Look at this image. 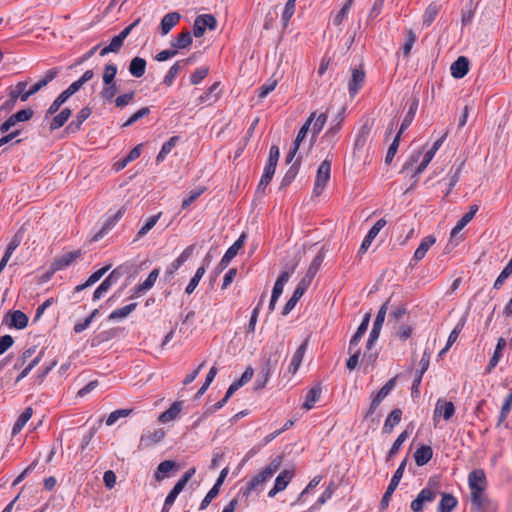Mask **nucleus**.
Listing matches in <instances>:
<instances>
[{
    "label": "nucleus",
    "mask_w": 512,
    "mask_h": 512,
    "mask_svg": "<svg viewBox=\"0 0 512 512\" xmlns=\"http://www.w3.org/2000/svg\"><path fill=\"white\" fill-rule=\"evenodd\" d=\"M469 488L471 491L472 510L476 512H484L489 500L484 497L483 493L487 488V479L482 469H475L468 476Z\"/></svg>",
    "instance_id": "f257e3e1"
},
{
    "label": "nucleus",
    "mask_w": 512,
    "mask_h": 512,
    "mask_svg": "<svg viewBox=\"0 0 512 512\" xmlns=\"http://www.w3.org/2000/svg\"><path fill=\"white\" fill-rule=\"evenodd\" d=\"M439 493V479L437 477L430 478L427 486L411 502V510L413 512H421L425 504L433 502Z\"/></svg>",
    "instance_id": "f03ea898"
},
{
    "label": "nucleus",
    "mask_w": 512,
    "mask_h": 512,
    "mask_svg": "<svg viewBox=\"0 0 512 512\" xmlns=\"http://www.w3.org/2000/svg\"><path fill=\"white\" fill-rule=\"evenodd\" d=\"M331 176V160L325 159L318 167L313 193L320 196Z\"/></svg>",
    "instance_id": "7ed1b4c3"
},
{
    "label": "nucleus",
    "mask_w": 512,
    "mask_h": 512,
    "mask_svg": "<svg viewBox=\"0 0 512 512\" xmlns=\"http://www.w3.org/2000/svg\"><path fill=\"white\" fill-rule=\"evenodd\" d=\"M406 463H407V460L404 459L399 467L396 469L387 489H386V492L384 493L382 499H381V502H380V507L382 510H385L388 505H389V502H390V499H391V496L392 494L394 493V491L396 490V488L398 487L399 485V482L401 480V478L403 477V473H404V469L406 467Z\"/></svg>",
    "instance_id": "20e7f679"
},
{
    "label": "nucleus",
    "mask_w": 512,
    "mask_h": 512,
    "mask_svg": "<svg viewBox=\"0 0 512 512\" xmlns=\"http://www.w3.org/2000/svg\"><path fill=\"white\" fill-rule=\"evenodd\" d=\"M396 379L397 377L391 378L372 398V401L370 403V407L365 414V417L371 416L375 410L378 408V406L381 404V402L388 396V394L394 389L396 385Z\"/></svg>",
    "instance_id": "39448f33"
},
{
    "label": "nucleus",
    "mask_w": 512,
    "mask_h": 512,
    "mask_svg": "<svg viewBox=\"0 0 512 512\" xmlns=\"http://www.w3.org/2000/svg\"><path fill=\"white\" fill-rule=\"evenodd\" d=\"M273 476H271L264 468L260 470L256 475H254L246 484L244 488L241 489V493L243 496L248 498L252 491L261 487L265 482L270 480Z\"/></svg>",
    "instance_id": "423d86ee"
},
{
    "label": "nucleus",
    "mask_w": 512,
    "mask_h": 512,
    "mask_svg": "<svg viewBox=\"0 0 512 512\" xmlns=\"http://www.w3.org/2000/svg\"><path fill=\"white\" fill-rule=\"evenodd\" d=\"M294 477V470L284 469L276 477L273 488L268 492V497L273 498L277 493L283 491L292 478Z\"/></svg>",
    "instance_id": "0eeeda50"
},
{
    "label": "nucleus",
    "mask_w": 512,
    "mask_h": 512,
    "mask_svg": "<svg viewBox=\"0 0 512 512\" xmlns=\"http://www.w3.org/2000/svg\"><path fill=\"white\" fill-rule=\"evenodd\" d=\"M4 322L12 328L22 330L28 324V317L20 310L8 312L4 317Z\"/></svg>",
    "instance_id": "6e6552de"
},
{
    "label": "nucleus",
    "mask_w": 512,
    "mask_h": 512,
    "mask_svg": "<svg viewBox=\"0 0 512 512\" xmlns=\"http://www.w3.org/2000/svg\"><path fill=\"white\" fill-rule=\"evenodd\" d=\"M120 276L121 272L119 269H114L94 291L93 300H99L111 288V286L116 283Z\"/></svg>",
    "instance_id": "1a4fd4ad"
},
{
    "label": "nucleus",
    "mask_w": 512,
    "mask_h": 512,
    "mask_svg": "<svg viewBox=\"0 0 512 512\" xmlns=\"http://www.w3.org/2000/svg\"><path fill=\"white\" fill-rule=\"evenodd\" d=\"M246 239V234L242 233L240 237L231 245L222 257L219 268L224 269L228 266L230 261L237 255L238 251L243 247Z\"/></svg>",
    "instance_id": "9d476101"
},
{
    "label": "nucleus",
    "mask_w": 512,
    "mask_h": 512,
    "mask_svg": "<svg viewBox=\"0 0 512 512\" xmlns=\"http://www.w3.org/2000/svg\"><path fill=\"white\" fill-rule=\"evenodd\" d=\"M386 225V220L381 218L379 219L369 230L367 235L365 236L358 253L363 254L365 253L368 248L370 247L372 241L375 239V237L378 235V233L381 231V229Z\"/></svg>",
    "instance_id": "9b49d317"
},
{
    "label": "nucleus",
    "mask_w": 512,
    "mask_h": 512,
    "mask_svg": "<svg viewBox=\"0 0 512 512\" xmlns=\"http://www.w3.org/2000/svg\"><path fill=\"white\" fill-rule=\"evenodd\" d=\"M455 413V406L451 401L438 399L434 410V418L442 416L444 420L448 421Z\"/></svg>",
    "instance_id": "f8f14e48"
},
{
    "label": "nucleus",
    "mask_w": 512,
    "mask_h": 512,
    "mask_svg": "<svg viewBox=\"0 0 512 512\" xmlns=\"http://www.w3.org/2000/svg\"><path fill=\"white\" fill-rule=\"evenodd\" d=\"M165 436L163 429H155L153 432H148L140 437L139 446L140 450L145 449L153 444L160 442Z\"/></svg>",
    "instance_id": "ddd939ff"
},
{
    "label": "nucleus",
    "mask_w": 512,
    "mask_h": 512,
    "mask_svg": "<svg viewBox=\"0 0 512 512\" xmlns=\"http://www.w3.org/2000/svg\"><path fill=\"white\" fill-rule=\"evenodd\" d=\"M451 75L456 79L463 78L469 71V60L465 56H460L450 67Z\"/></svg>",
    "instance_id": "4468645a"
},
{
    "label": "nucleus",
    "mask_w": 512,
    "mask_h": 512,
    "mask_svg": "<svg viewBox=\"0 0 512 512\" xmlns=\"http://www.w3.org/2000/svg\"><path fill=\"white\" fill-rule=\"evenodd\" d=\"M79 256L80 251L68 252L62 255L51 264V273H55L56 271L69 266Z\"/></svg>",
    "instance_id": "2eb2a0df"
},
{
    "label": "nucleus",
    "mask_w": 512,
    "mask_h": 512,
    "mask_svg": "<svg viewBox=\"0 0 512 512\" xmlns=\"http://www.w3.org/2000/svg\"><path fill=\"white\" fill-rule=\"evenodd\" d=\"M365 81V72L363 69H353L352 78L348 83V89L351 96H354L362 87Z\"/></svg>",
    "instance_id": "dca6fc26"
},
{
    "label": "nucleus",
    "mask_w": 512,
    "mask_h": 512,
    "mask_svg": "<svg viewBox=\"0 0 512 512\" xmlns=\"http://www.w3.org/2000/svg\"><path fill=\"white\" fill-rule=\"evenodd\" d=\"M183 402L175 401L172 405L158 417V421L161 423H168L175 420L181 412Z\"/></svg>",
    "instance_id": "f3484780"
},
{
    "label": "nucleus",
    "mask_w": 512,
    "mask_h": 512,
    "mask_svg": "<svg viewBox=\"0 0 512 512\" xmlns=\"http://www.w3.org/2000/svg\"><path fill=\"white\" fill-rule=\"evenodd\" d=\"M308 346V339H305V341L298 347L296 352L294 353L291 363L288 367V372L291 374H295L300 367L304 354L306 352Z\"/></svg>",
    "instance_id": "a211bd4d"
},
{
    "label": "nucleus",
    "mask_w": 512,
    "mask_h": 512,
    "mask_svg": "<svg viewBox=\"0 0 512 512\" xmlns=\"http://www.w3.org/2000/svg\"><path fill=\"white\" fill-rule=\"evenodd\" d=\"M58 74L59 68H52L48 70L42 79H40L30 87V92H32L33 95L36 94L42 88L46 87L52 80H54Z\"/></svg>",
    "instance_id": "6ab92c4d"
},
{
    "label": "nucleus",
    "mask_w": 512,
    "mask_h": 512,
    "mask_svg": "<svg viewBox=\"0 0 512 512\" xmlns=\"http://www.w3.org/2000/svg\"><path fill=\"white\" fill-rule=\"evenodd\" d=\"M181 16L178 12H170L166 14L160 23L161 33L162 35H167L173 27L177 25Z\"/></svg>",
    "instance_id": "aec40b11"
},
{
    "label": "nucleus",
    "mask_w": 512,
    "mask_h": 512,
    "mask_svg": "<svg viewBox=\"0 0 512 512\" xmlns=\"http://www.w3.org/2000/svg\"><path fill=\"white\" fill-rule=\"evenodd\" d=\"M27 85V81H20L10 89L9 94L12 95L16 100L20 99L22 102H25L30 96L33 95L32 92H30V89L26 90Z\"/></svg>",
    "instance_id": "412c9836"
},
{
    "label": "nucleus",
    "mask_w": 512,
    "mask_h": 512,
    "mask_svg": "<svg viewBox=\"0 0 512 512\" xmlns=\"http://www.w3.org/2000/svg\"><path fill=\"white\" fill-rule=\"evenodd\" d=\"M433 456V450L430 446L421 445L414 453V459L418 466L427 464Z\"/></svg>",
    "instance_id": "4be33fe9"
},
{
    "label": "nucleus",
    "mask_w": 512,
    "mask_h": 512,
    "mask_svg": "<svg viewBox=\"0 0 512 512\" xmlns=\"http://www.w3.org/2000/svg\"><path fill=\"white\" fill-rule=\"evenodd\" d=\"M402 418V410L399 408L393 409L386 418L383 426L384 433H391L396 425L399 424Z\"/></svg>",
    "instance_id": "5701e85b"
},
{
    "label": "nucleus",
    "mask_w": 512,
    "mask_h": 512,
    "mask_svg": "<svg viewBox=\"0 0 512 512\" xmlns=\"http://www.w3.org/2000/svg\"><path fill=\"white\" fill-rule=\"evenodd\" d=\"M436 242V238L433 235L426 236L422 239L420 245L416 249L413 259L415 261L422 260L430 247Z\"/></svg>",
    "instance_id": "b1692460"
},
{
    "label": "nucleus",
    "mask_w": 512,
    "mask_h": 512,
    "mask_svg": "<svg viewBox=\"0 0 512 512\" xmlns=\"http://www.w3.org/2000/svg\"><path fill=\"white\" fill-rule=\"evenodd\" d=\"M193 251H194V245L188 246L181 253V255L176 260H174L172 262L169 270L167 271V275L168 276H172L175 273V271H177L179 269V267L190 258V256L192 255Z\"/></svg>",
    "instance_id": "393cba45"
},
{
    "label": "nucleus",
    "mask_w": 512,
    "mask_h": 512,
    "mask_svg": "<svg viewBox=\"0 0 512 512\" xmlns=\"http://www.w3.org/2000/svg\"><path fill=\"white\" fill-rule=\"evenodd\" d=\"M441 500L438 504V512H452L457 506V499L450 493H440Z\"/></svg>",
    "instance_id": "a878e982"
},
{
    "label": "nucleus",
    "mask_w": 512,
    "mask_h": 512,
    "mask_svg": "<svg viewBox=\"0 0 512 512\" xmlns=\"http://www.w3.org/2000/svg\"><path fill=\"white\" fill-rule=\"evenodd\" d=\"M146 70V60L141 57H134L129 64V72L132 76L140 78Z\"/></svg>",
    "instance_id": "bb28decb"
},
{
    "label": "nucleus",
    "mask_w": 512,
    "mask_h": 512,
    "mask_svg": "<svg viewBox=\"0 0 512 512\" xmlns=\"http://www.w3.org/2000/svg\"><path fill=\"white\" fill-rule=\"evenodd\" d=\"M192 41L191 32L186 30L178 34V36L171 42V47L176 48L178 51L189 47L192 44Z\"/></svg>",
    "instance_id": "cd10ccee"
},
{
    "label": "nucleus",
    "mask_w": 512,
    "mask_h": 512,
    "mask_svg": "<svg viewBox=\"0 0 512 512\" xmlns=\"http://www.w3.org/2000/svg\"><path fill=\"white\" fill-rule=\"evenodd\" d=\"M301 161H302V156L299 155L296 158V160L293 163V165L287 170L286 174L284 175V177H283V179L281 181L280 188L287 187L294 180V178L298 174L299 166H300Z\"/></svg>",
    "instance_id": "c85d7f7f"
},
{
    "label": "nucleus",
    "mask_w": 512,
    "mask_h": 512,
    "mask_svg": "<svg viewBox=\"0 0 512 512\" xmlns=\"http://www.w3.org/2000/svg\"><path fill=\"white\" fill-rule=\"evenodd\" d=\"M71 114L72 111L69 108H64L63 110H61L59 114L55 115L52 118L49 126L50 130L54 131L61 128L70 118Z\"/></svg>",
    "instance_id": "c756f323"
},
{
    "label": "nucleus",
    "mask_w": 512,
    "mask_h": 512,
    "mask_svg": "<svg viewBox=\"0 0 512 512\" xmlns=\"http://www.w3.org/2000/svg\"><path fill=\"white\" fill-rule=\"evenodd\" d=\"M124 38L118 34L112 38L109 45L100 50V56H106L109 53H118L123 46Z\"/></svg>",
    "instance_id": "7c9ffc66"
},
{
    "label": "nucleus",
    "mask_w": 512,
    "mask_h": 512,
    "mask_svg": "<svg viewBox=\"0 0 512 512\" xmlns=\"http://www.w3.org/2000/svg\"><path fill=\"white\" fill-rule=\"evenodd\" d=\"M91 110L88 107L82 108L76 115V119L72 121L67 129L71 132H77L80 130L82 123L90 116Z\"/></svg>",
    "instance_id": "2f4dec72"
},
{
    "label": "nucleus",
    "mask_w": 512,
    "mask_h": 512,
    "mask_svg": "<svg viewBox=\"0 0 512 512\" xmlns=\"http://www.w3.org/2000/svg\"><path fill=\"white\" fill-rule=\"evenodd\" d=\"M441 6L435 2L428 5L423 14V26L429 27L438 15Z\"/></svg>",
    "instance_id": "473e14b6"
},
{
    "label": "nucleus",
    "mask_w": 512,
    "mask_h": 512,
    "mask_svg": "<svg viewBox=\"0 0 512 512\" xmlns=\"http://www.w3.org/2000/svg\"><path fill=\"white\" fill-rule=\"evenodd\" d=\"M315 116H316L315 112L311 113L310 116L308 117V119L306 120V122L300 128V130L296 136V139L294 140V143H293V145H295L296 149H299L301 142L306 138L308 131L310 129V126L312 125V122L314 121Z\"/></svg>",
    "instance_id": "72a5a7b5"
},
{
    "label": "nucleus",
    "mask_w": 512,
    "mask_h": 512,
    "mask_svg": "<svg viewBox=\"0 0 512 512\" xmlns=\"http://www.w3.org/2000/svg\"><path fill=\"white\" fill-rule=\"evenodd\" d=\"M321 392L322 388L320 385L312 387L307 393L306 400L303 403V408L306 410H310L314 406V404L320 399Z\"/></svg>",
    "instance_id": "f704fd0d"
},
{
    "label": "nucleus",
    "mask_w": 512,
    "mask_h": 512,
    "mask_svg": "<svg viewBox=\"0 0 512 512\" xmlns=\"http://www.w3.org/2000/svg\"><path fill=\"white\" fill-rule=\"evenodd\" d=\"M175 467L176 463L172 460H165L161 462L157 467V471L155 472V479L157 481L164 480L167 477L168 473L172 471Z\"/></svg>",
    "instance_id": "c9c22d12"
},
{
    "label": "nucleus",
    "mask_w": 512,
    "mask_h": 512,
    "mask_svg": "<svg viewBox=\"0 0 512 512\" xmlns=\"http://www.w3.org/2000/svg\"><path fill=\"white\" fill-rule=\"evenodd\" d=\"M32 415H33V409L31 407L26 408L25 411L16 420V422L12 428V435L18 434L23 429V427L26 425V423L30 420Z\"/></svg>",
    "instance_id": "e433bc0d"
},
{
    "label": "nucleus",
    "mask_w": 512,
    "mask_h": 512,
    "mask_svg": "<svg viewBox=\"0 0 512 512\" xmlns=\"http://www.w3.org/2000/svg\"><path fill=\"white\" fill-rule=\"evenodd\" d=\"M370 130H371V127L368 124H364L361 127L359 134L355 140V144H354L355 150L360 151L366 147L368 137L370 134Z\"/></svg>",
    "instance_id": "4c0bfd02"
},
{
    "label": "nucleus",
    "mask_w": 512,
    "mask_h": 512,
    "mask_svg": "<svg viewBox=\"0 0 512 512\" xmlns=\"http://www.w3.org/2000/svg\"><path fill=\"white\" fill-rule=\"evenodd\" d=\"M417 109H418V99L414 98L409 107V110L400 126L398 133H400L402 135L404 130L410 126V124L412 123V121L414 119Z\"/></svg>",
    "instance_id": "58836bf2"
},
{
    "label": "nucleus",
    "mask_w": 512,
    "mask_h": 512,
    "mask_svg": "<svg viewBox=\"0 0 512 512\" xmlns=\"http://www.w3.org/2000/svg\"><path fill=\"white\" fill-rule=\"evenodd\" d=\"M276 167L271 165H266L264 168V173L260 179L259 185L257 187V192H264L270 181L272 180Z\"/></svg>",
    "instance_id": "ea45409f"
},
{
    "label": "nucleus",
    "mask_w": 512,
    "mask_h": 512,
    "mask_svg": "<svg viewBox=\"0 0 512 512\" xmlns=\"http://www.w3.org/2000/svg\"><path fill=\"white\" fill-rule=\"evenodd\" d=\"M506 346V341L503 338H499L496 348L494 350L493 356L491 357L489 364L487 366V372H491V370L496 367L498 364L501 356H502V350Z\"/></svg>",
    "instance_id": "a19ab883"
},
{
    "label": "nucleus",
    "mask_w": 512,
    "mask_h": 512,
    "mask_svg": "<svg viewBox=\"0 0 512 512\" xmlns=\"http://www.w3.org/2000/svg\"><path fill=\"white\" fill-rule=\"evenodd\" d=\"M289 278H290V273L288 271H283L280 274V276L276 280L273 290H272L271 296H273L274 299H279V297L281 296V294L283 292L284 285L286 282H288Z\"/></svg>",
    "instance_id": "79ce46f5"
},
{
    "label": "nucleus",
    "mask_w": 512,
    "mask_h": 512,
    "mask_svg": "<svg viewBox=\"0 0 512 512\" xmlns=\"http://www.w3.org/2000/svg\"><path fill=\"white\" fill-rule=\"evenodd\" d=\"M327 121V113H321L319 116H315L312 126V135H311V144L316 141L317 135L323 129L325 123Z\"/></svg>",
    "instance_id": "37998d69"
},
{
    "label": "nucleus",
    "mask_w": 512,
    "mask_h": 512,
    "mask_svg": "<svg viewBox=\"0 0 512 512\" xmlns=\"http://www.w3.org/2000/svg\"><path fill=\"white\" fill-rule=\"evenodd\" d=\"M137 307V303H131L121 308L114 310L110 315V320L122 319L127 317Z\"/></svg>",
    "instance_id": "c03bdc74"
},
{
    "label": "nucleus",
    "mask_w": 512,
    "mask_h": 512,
    "mask_svg": "<svg viewBox=\"0 0 512 512\" xmlns=\"http://www.w3.org/2000/svg\"><path fill=\"white\" fill-rule=\"evenodd\" d=\"M179 140L178 136H172L167 142H165L156 157L157 163H160L164 160L165 156L169 154L172 149L175 147L177 141Z\"/></svg>",
    "instance_id": "a18cd8bd"
},
{
    "label": "nucleus",
    "mask_w": 512,
    "mask_h": 512,
    "mask_svg": "<svg viewBox=\"0 0 512 512\" xmlns=\"http://www.w3.org/2000/svg\"><path fill=\"white\" fill-rule=\"evenodd\" d=\"M158 276H159V270L158 269H153L150 272V274L147 277V279L136 288V293H142V292L152 288L153 285L155 284Z\"/></svg>",
    "instance_id": "49530a36"
},
{
    "label": "nucleus",
    "mask_w": 512,
    "mask_h": 512,
    "mask_svg": "<svg viewBox=\"0 0 512 512\" xmlns=\"http://www.w3.org/2000/svg\"><path fill=\"white\" fill-rule=\"evenodd\" d=\"M339 129V124L328 129L322 136V143H325L326 146L328 147H333L337 141V134L339 132Z\"/></svg>",
    "instance_id": "de8ad7c7"
},
{
    "label": "nucleus",
    "mask_w": 512,
    "mask_h": 512,
    "mask_svg": "<svg viewBox=\"0 0 512 512\" xmlns=\"http://www.w3.org/2000/svg\"><path fill=\"white\" fill-rule=\"evenodd\" d=\"M160 215L161 214L159 213L157 215H153V216L149 217L147 219L146 223L138 231L137 237L135 240H138V239L142 238L143 236H145L156 225V223L158 222V220L160 218Z\"/></svg>",
    "instance_id": "09e8293b"
},
{
    "label": "nucleus",
    "mask_w": 512,
    "mask_h": 512,
    "mask_svg": "<svg viewBox=\"0 0 512 512\" xmlns=\"http://www.w3.org/2000/svg\"><path fill=\"white\" fill-rule=\"evenodd\" d=\"M132 411V409H119L111 412L106 419V425L112 426L118 419L128 417Z\"/></svg>",
    "instance_id": "8fccbe9b"
},
{
    "label": "nucleus",
    "mask_w": 512,
    "mask_h": 512,
    "mask_svg": "<svg viewBox=\"0 0 512 512\" xmlns=\"http://www.w3.org/2000/svg\"><path fill=\"white\" fill-rule=\"evenodd\" d=\"M195 472L196 469L194 467L188 469L178 480V482L174 485L173 489L177 490V492L180 494L187 485V483L189 482V480L191 479V477L195 474Z\"/></svg>",
    "instance_id": "3c124183"
},
{
    "label": "nucleus",
    "mask_w": 512,
    "mask_h": 512,
    "mask_svg": "<svg viewBox=\"0 0 512 512\" xmlns=\"http://www.w3.org/2000/svg\"><path fill=\"white\" fill-rule=\"evenodd\" d=\"M196 19L205 29L215 30L217 27V20L212 14L199 15Z\"/></svg>",
    "instance_id": "603ef678"
},
{
    "label": "nucleus",
    "mask_w": 512,
    "mask_h": 512,
    "mask_svg": "<svg viewBox=\"0 0 512 512\" xmlns=\"http://www.w3.org/2000/svg\"><path fill=\"white\" fill-rule=\"evenodd\" d=\"M204 274H205V267L204 266L199 267L197 269L195 275L190 280L188 286L186 287L187 294H192L194 292V290L196 289L199 281L201 280V278L203 277Z\"/></svg>",
    "instance_id": "864d4df0"
},
{
    "label": "nucleus",
    "mask_w": 512,
    "mask_h": 512,
    "mask_svg": "<svg viewBox=\"0 0 512 512\" xmlns=\"http://www.w3.org/2000/svg\"><path fill=\"white\" fill-rule=\"evenodd\" d=\"M395 335L401 340L405 341L412 335V327L408 324L394 325Z\"/></svg>",
    "instance_id": "5fc2aeb1"
},
{
    "label": "nucleus",
    "mask_w": 512,
    "mask_h": 512,
    "mask_svg": "<svg viewBox=\"0 0 512 512\" xmlns=\"http://www.w3.org/2000/svg\"><path fill=\"white\" fill-rule=\"evenodd\" d=\"M405 314H407V309L405 306L401 305L396 307L389 313L388 323H394V325H397Z\"/></svg>",
    "instance_id": "6e6d98bb"
},
{
    "label": "nucleus",
    "mask_w": 512,
    "mask_h": 512,
    "mask_svg": "<svg viewBox=\"0 0 512 512\" xmlns=\"http://www.w3.org/2000/svg\"><path fill=\"white\" fill-rule=\"evenodd\" d=\"M407 437V431H403L402 433H400V435L397 437L388 453L387 461H389L399 451L401 445L406 441Z\"/></svg>",
    "instance_id": "4d7b16f0"
},
{
    "label": "nucleus",
    "mask_w": 512,
    "mask_h": 512,
    "mask_svg": "<svg viewBox=\"0 0 512 512\" xmlns=\"http://www.w3.org/2000/svg\"><path fill=\"white\" fill-rule=\"evenodd\" d=\"M400 138H401V134L400 133H397L395 138L393 139L388 151H387V154H386V157H385V163L386 164H390L395 156V154L397 153V150H398V147H399V143H400Z\"/></svg>",
    "instance_id": "13d9d810"
},
{
    "label": "nucleus",
    "mask_w": 512,
    "mask_h": 512,
    "mask_svg": "<svg viewBox=\"0 0 512 512\" xmlns=\"http://www.w3.org/2000/svg\"><path fill=\"white\" fill-rule=\"evenodd\" d=\"M150 113V109L148 107H143L139 109L137 112L132 114L126 122L123 123L122 127H129L133 125L135 122L140 120L141 118L147 116Z\"/></svg>",
    "instance_id": "bf43d9fd"
},
{
    "label": "nucleus",
    "mask_w": 512,
    "mask_h": 512,
    "mask_svg": "<svg viewBox=\"0 0 512 512\" xmlns=\"http://www.w3.org/2000/svg\"><path fill=\"white\" fill-rule=\"evenodd\" d=\"M117 73V66L114 64H107L103 72V83L112 84Z\"/></svg>",
    "instance_id": "052dcab7"
},
{
    "label": "nucleus",
    "mask_w": 512,
    "mask_h": 512,
    "mask_svg": "<svg viewBox=\"0 0 512 512\" xmlns=\"http://www.w3.org/2000/svg\"><path fill=\"white\" fill-rule=\"evenodd\" d=\"M512 274V264L508 263L494 282V289H500L506 279Z\"/></svg>",
    "instance_id": "680f3d73"
},
{
    "label": "nucleus",
    "mask_w": 512,
    "mask_h": 512,
    "mask_svg": "<svg viewBox=\"0 0 512 512\" xmlns=\"http://www.w3.org/2000/svg\"><path fill=\"white\" fill-rule=\"evenodd\" d=\"M179 71H180V62H176L170 67L168 73L164 77V80H163L164 84H166L167 86H171L172 83L174 82V79L178 75Z\"/></svg>",
    "instance_id": "e2e57ef3"
},
{
    "label": "nucleus",
    "mask_w": 512,
    "mask_h": 512,
    "mask_svg": "<svg viewBox=\"0 0 512 512\" xmlns=\"http://www.w3.org/2000/svg\"><path fill=\"white\" fill-rule=\"evenodd\" d=\"M116 93H117V86H116V83L114 82L112 84H104V87H103L102 91L100 92V95L104 100L110 101L112 98L115 97Z\"/></svg>",
    "instance_id": "0e129e2a"
},
{
    "label": "nucleus",
    "mask_w": 512,
    "mask_h": 512,
    "mask_svg": "<svg viewBox=\"0 0 512 512\" xmlns=\"http://www.w3.org/2000/svg\"><path fill=\"white\" fill-rule=\"evenodd\" d=\"M278 84V80L271 78L267 83L263 84L260 87V92L258 94L259 98H265L270 92H272Z\"/></svg>",
    "instance_id": "69168bd1"
},
{
    "label": "nucleus",
    "mask_w": 512,
    "mask_h": 512,
    "mask_svg": "<svg viewBox=\"0 0 512 512\" xmlns=\"http://www.w3.org/2000/svg\"><path fill=\"white\" fill-rule=\"evenodd\" d=\"M282 462H283V456L278 455L266 467H264V469L271 476H274V474L280 469Z\"/></svg>",
    "instance_id": "338daca9"
},
{
    "label": "nucleus",
    "mask_w": 512,
    "mask_h": 512,
    "mask_svg": "<svg viewBox=\"0 0 512 512\" xmlns=\"http://www.w3.org/2000/svg\"><path fill=\"white\" fill-rule=\"evenodd\" d=\"M209 73V69L207 67H201L197 69L190 76V81L193 85L199 84Z\"/></svg>",
    "instance_id": "774afa93"
}]
</instances>
